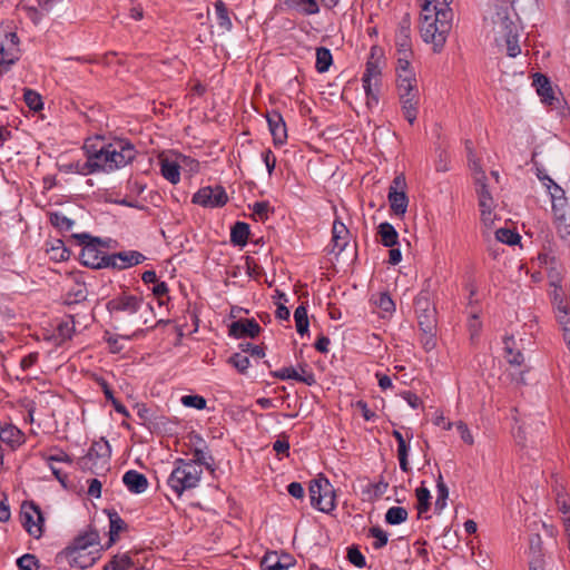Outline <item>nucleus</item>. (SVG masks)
<instances>
[{
  "mask_svg": "<svg viewBox=\"0 0 570 570\" xmlns=\"http://www.w3.org/2000/svg\"><path fill=\"white\" fill-rule=\"evenodd\" d=\"M379 86L375 87L374 81L367 80L363 82V88L366 95V106L372 109L379 105Z\"/></svg>",
  "mask_w": 570,
  "mask_h": 570,
  "instance_id": "09e8293b",
  "label": "nucleus"
},
{
  "mask_svg": "<svg viewBox=\"0 0 570 570\" xmlns=\"http://www.w3.org/2000/svg\"><path fill=\"white\" fill-rule=\"evenodd\" d=\"M253 214L258 220H266L268 218V214L274 212L268 202H256L252 206Z\"/></svg>",
  "mask_w": 570,
  "mask_h": 570,
  "instance_id": "bf43d9fd",
  "label": "nucleus"
},
{
  "mask_svg": "<svg viewBox=\"0 0 570 570\" xmlns=\"http://www.w3.org/2000/svg\"><path fill=\"white\" fill-rule=\"evenodd\" d=\"M409 513L405 508L392 507L385 513V522L391 525H397L407 520Z\"/></svg>",
  "mask_w": 570,
  "mask_h": 570,
  "instance_id": "79ce46f5",
  "label": "nucleus"
},
{
  "mask_svg": "<svg viewBox=\"0 0 570 570\" xmlns=\"http://www.w3.org/2000/svg\"><path fill=\"white\" fill-rule=\"evenodd\" d=\"M20 517L26 531L33 538L39 539L43 533L45 522L40 508L35 502H23Z\"/></svg>",
  "mask_w": 570,
  "mask_h": 570,
  "instance_id": "1a4fd4ad",
  "label": "nucleus"
},
{
  "mask_svg": "<svg viewBox=\"0 0 570 570\" xmlns=\"http://www.w3.org/2000/svg\"><path fill=\"white\" fill-rule=\"evenodd\" d=\"M315 487H309L311 503L322 512H331L335 509V494L327 480H324V490L322 494L315 495Z\"/></svg>",
  "mask_w": 570,
  "mask_h": 570,
  "instance_id": "2eb2a0df",
  "label": "nucleus"
},
{
  "mask_svg": "<svg viewBox=\"0 0 570 570\" xmlns=\"http://www.w3.org/2000/svg\"><path fill=\"white\" fill-rule=\"evenodd\" d=\"M405 186V177L403 175H399L393 179L389 188L387 199L390 207L397 216H403L407 209L409 198L404 190Z\"/></svg>",
  "mask_w": 570,
  "mask_h": 570,
  "instance_id": "9d476101",
  "label": "nucleus"
},
{
  "mask_svg": "<svg viewBox=\"0 0 570 570\" xmlns=\"http://www.w3.org/2000/svg\"><path fill=\"white\" fill-rule=\"evenodd\" d=\"M135 407L137 410V415L140 420V424L147 426L149 421L151 420L154 410L148 407L145 403H137Z\"/></svg>",
  "mask_w": 570,
  "mask_h": 570,
  "instance_id": "0e129e2a",
  "label": "nucleus"
},
{
  "mask_svg": "<svg viewBox=\"0 0 570 570\" xmlns=\"http://www.w3.org/2000/svg\"><path fill=\"white\" fill-rule=\"evenodd\" d=\"M397 94L403 117L413 125L417 118L420 101L416 83L397 85Z\"/></svg>",
  "mask_w": 570,
  "mask_h": 570,
  "instance_id": "423d86ee",
  "label": "nucleus"
},
{
  "mask_svg": "<svg viewBox=\"0 0 570 570\" xmlns=\"http://www.w3.org/2000/svg\"><path fill=\"white\" fill-rule=\"evenodd\" d=\"M269 131L275 146H282L287 139L286 124L282 114L277 110L268 111L266 115Z\"/></svg>",
  "mask_w": 570,
  "mask_h": 570,
  "instance_id": "dca6fc26",
  "label": "nucleus"
},
{
  "mask_svg": "<svg viewBox=\"0 0 570 570\" xmlns=\"http://www.w3.org/2000/svg\"><path fill=\"white\" fill-rule=\"evenodd\" d=\"M106 259H108V262L106 263L108 265V268L121 271L141 264L146 259V257L140 252L128 250L109 254V256L106 257Z\"/></svg>",
  "mask_w": 570,
  "mask_h": 570,
  "instance_id": "ddd939ff",
  "label": "nucleus"
},
{
  "mask_svg": "<svg viewBox=\"0 0 570 570\" xmlns=\"http://www.w3.org/2000/svg\"><path fill=\"white\" fill-rule=\"evenodd\" d=\"M436 492L438 497L435 500V510L442 511L446 505V500L449 497V489L446 484L443 481V476L441 473H439L436 479Z\"/></svg>",
  "mask_w": 570,
  "mask_h": 570,
  "instance_id": "49530a36",
  "label": "nucleus"
},
{
  "mask_svg": "<svg viewBox=\"0 0 570 570\" xmlns=\"http://www.w3.org/2000/svg\"><path fill=\"white\" fill-rule=\"evenodd\" d=\"M63 554L68 558L71 567H77L82 570L92 567L97 560V556L92 552L77 551L75 553Z\"/></svg>",
  "mask_w": 570,
  "mask_h": 570,
  "instance_id": "c756f323",
  "label": "nucleus"
},
{
  "mask_svg": "<svg viewBox=\"0 0 570 570\" xmlns=\"http://www.w3.org/2000/svg\"><path fill=\"white\" fill-rule=\"evenodd\" d=\"M135 566L128 553L115 554L102 570H130Z\"/></svg>",
  "mask_w": 570,
  "mask_h": 570,
  "instance_id": "f704fd0d",
  "label": "nucleus"
},
{
  "mask_svg": "<svg viewBox=\"0 0 570 570\" xmlns=\"http://www.w3.org/2000/svg\"><path fill=\"white\" fill-rule=\"evenodd\" d=\"M227 363L235 367L240 374H246L250 365L249 358L242 353H234L230 355Z\"/></svg>",
  "mask_w": 570,
  "mask_h": 570,
  "instance_id": "8fccbe9b",
  "label": "nucleus"
},
{
  "mask_svg": "<svg viewBox=\"0 0 570 570\" xmlns=\"http://www.w3.org/2000/svg\"><path fill=\"white\" fill-rule=\"evenodd\" d=\"M533 85L537 87L538 95L541 97L542 102L551 108H558L560 106L561 100L556 96L548 77L542 73H537Z\"/></svg>",
  "mask_w": 570,
  "mask_h": 570,
  "instance_id": "a211bd4d",
  "label": "nucleus"
},
{
  "mask_svg": "<svg viewBox=\"0 0 570 570\" xmlns=\"http://www.w3.org/2000/svg\"><path fill=\"white\" fill-rule=\"evenodd\" d=\"M417 316V324L420 330H428V332L432 330H436L438 326V320H436V309L435 311H428L425 313H419Z\"/></svg>",
  "mask_w": 570,
  "mask_h": 570,
  "instance_id": "a18cd8bd",
  "label": "nucleus"
},
{
  "mask_svg": "<svg viewBox=\"0 0 570 570\" xmlns=\"http://www.w3.org/2000/svg\"><path fill=\"white\" fill-rule=\"evenodd\" d=\"M249 236V225L244 222H236L230 230V242L237 246H245Z\"/></svg>",
  "mask_w": 570,
  "mask_h": 570,
  "instance_id": "473e14b6",
  "label": "nucleus"
},
{
  "mask_svg": "<svg viewBox=\"0 0 570 570\" xmlns=\"http://www.w3.org/2000/svg\"><path fill=\"white\" fill-rule=\"evenodd\" d=\"M122 482L126 488L135 494H140L145 492L148 488V480L145 474L136 471L129 470L122 476Z\"/></svg>",
  "mask_w": 570,
  "mask_h": 570,
  "instance_id": "a878e982",
  "label": "nucleus"
},
{
  "mask_svg": "<svg viewBox=\"0 0 570 570\" xmlns=\"http://www.w3.org/2000/svg\"><path fill=\"white\" fill-rule=\"evenodd\" d=\"M421 37L433 45L434 52H441L452 30L453 0H421Z\"/></svg>",
  "mask_w": 570,
  "mask_h": 570,
  "instance_id": "f257e3e1",
  "label": "nucleus"
},
{
  "mask_svg": "<svg viewBox=\"0 0 570 570\" xmlns=\"http://www.w3.org/2000/svg\"><path fill=\"white\" fill-rule=\"evenodd\" d=\"M294 320L296 331L299 335L308 333L309 322L307 316V308L304 305H299L296 307L294 312Z\"/></svg>",
  "mask_w": 570,
  "mask_h": 570,
  "instance_id": "a19ab883",
  "label": "nucleus"
},
{
  "mask_svg": "<svg viewBox=\"0 0 570 570\" xmlns=\"http://www.w3.org/2000/svg\"><path fill=\"white\" fill-rule=\"evenodd\" d=\"M180 401H181L183 405H185L187 407H194L197 410L205 409L206 403H207L205 397H203L202 395H197V394L184 395Z\"/></svg>",
  "mask_w": 570,
  "mask_h": 570,
  "instance_id": "052dcab7",
  "label": "nucleus"
},
{
  "mask_svg": "<svg viewBox=\"0 0 570 570\" xmlns=\"http://www.w3.org/2000/svg\"><path fill=\"white\" fill-rule=\"evenodd\" d=\"M507 43V52L509 57H517L521 52V48L519 46L518 36L509 33L505 39Z\"/></svg>",
  "mask_w": 570,
  "mask_h": 570,
  "instance_id": "69168bd1",
  "label": "nucleus"
},
{
  "mask_svg": "<svg viewBox=\"0 0 570 570\" xmlns=\"http://www.w3.org/2000/svg\"><path fill=\"white\" fill-rule=\"evenodd\" d=\"M215 12H216L218 26L222 29L229 31L233 27V23H232L230 17H229L227 6L225 4L224 1L217 0L215 2Z\"/></svg>",
  "mask_w": 570,
  "mask_h": 570,
  "instance_id": "e433bc0d",
  "label": "nucleus"
},
{
  "mask_svg": "<svg viewBox=\"0 0 570 570\" xmlns=\"http://www.w3.org/2000/svg\"><path fill=\"white\" fill-rule=\"evenodd\" d=\"M99 544V533L96 530H89L77 535L72 544L67 547L62 553H75L77 551H86L89 547Z\"/></svg>",
  "mask_w": 570,
  "mask_h": 570,
  "instance_id": "5701e85b",
  "label": "nucleus"
},
{
  "mask_svg": "<svg viewBox=\"0 0 570 570\" xmlns=\"http://www.w3.org/2000/svg\"><path fill=\"white\" fill-rule=\"evenodd\" d=\"M347 560L357 568L366 567V559L363 553L360 551L357 546H351L347 548Z\"/></svg>",
  "mask_w": 570,
  "mask_h": 570,
  "instance_id": "4d7b16f0",
  "label": "nucleus"
},
{
  "mask_svg": "<svg viewBox=\"0 0 570 570\" xmlns=\"http://www.w3.org/2000/svg\"><path fill=\"white\" fill-rule=\"evenodd\" d=\"M381 244L385 247H394L399 244V233L394 226L387 222L381 223L377 227Z\"/></svg>",
  "mask_w": 570,
  "mask_h": 570,
  "instance_id": "7c9ffc66",
  "label": "nucleus"
},
{
  "mask_svg": "<svg viewBox=\"0 0 570 570\" xmlns=\"http://www.w3.org/2000/svg\"><path fill=\"white\" fill-rule=\"evenodd\" d=\"M19 37L14 31H4V37L0 40V66H12L19 60Z\"/></svg>",
  "mask_w": 570,
  "mask_h": 570,
  "instance_id": "9b49d317",
  "label": "nucleus"
},
{
  "mask_svg": "<svg viewBox=\"0 0 570 570\" xmlns=\"http://www.w3.org/2000/svg\"><path fill=\"white\" fill-rule=\"evenodd\" d=\"M17 567L19 570H39V559L31 553H24L17 559Z\"/></svg>",
  "mask_w": 570,
  "mask_h": 570,
  "instance_id": "864d4df0",
  "label": "nucleus"
},
{
  "mask_svg": "<svg viewBox=\"0 0 570 570\" xmlns=\"http://www.w3.org/2000/svg\"><path fill=\"white\" fill-rule=\"evenodd\" d=\"M414 306H415V313L419 314V313H425L428 311H435V306L434 304L430 301L429 296H428V293H424V292H421L415 301H414Z\"/></svg>",
  "mask_w": 570,
  "mask_h": 570,
  "instance_id": "13d9d810",
  "label": "nucleus"
},
{
  "mask_svg": "<svg viewBox=\"0 0 570 570\" xmlns=\"http://www.w3.org/2000/svg\"><path fill=\"white\" fill-rule=\"evenodd\" d=\"M288 7L297 9L305 16H313L320 12V7L316 0H285Z\"/></svg>",
  "mask_w": 570,
  "mask_h": 570,
  "instance_id": "72a5a7b5",
  "label": "nucleus"
},
{
  "mask_svg": "<svg viewBox=\"0 0 570 570\" xmlns=\"http://www.w3.org/2000/svg\"><path fill=\"white\" fill-rule=\"evenodd\" d=\"M332 235V252H336V254H340L348 245L351 233L341 220L335 219L333 223Z\"/></svg>",
  "mask_w": 570,
  "mask_h": 570,
  "instance_id": "393cba45",
  "label": "nucleus"
},
{
  "mask_svg": "<svg viewBox=\"0 0 570 570\" xmlns=\"http://www.w3.org/2000/svg\"><path fill=\"white\" fill-rule=\"evenodd\" d=\"M26 443V434L16 425L0 421V472L3 468L4 448L11 452Z\"/></svg>",
  "mask_w": 570,
  "mask_h": 570,
  "instance_id": "0eeeda50",
  "label": "nucleus"
},
{
  "mask_svg": "<svg viewBox=\"0 0 570 570\" xmlns=\"http://www.w3.org/2000/svg\"><path fill=\"white\" fill-rule=\"evenodd\" d=\"M23 100L26 105L29 107V109L32 111H39L43 108L41 96L32 89H24Z\"/></svg>",
  "mask_w": 570,
  "mask_h": 570,
  "instance_id": "de8ad7c7",
  "label": "nucleus"
},
{
  "mask_svg": "<svg viewBox=\"0 0 570 570\" xmlns=\"http://www.w3.org/2000/svg\"><path fill=\"white\" fill-rule=\"evenodd\" d=\"M71 237L82 246L80 252V262L82 265L92 269L108 268L105 264L108 262L106 257L109 256L101 248H107L108 243L99 237H94L88 233L72 234Z\"/></svg>",
  "mask_w": 570,
  "mask_h": 570,
  "instance_id": "7ed1b4c3",
  "label": "nucleus"
},
{
  "mask_svg": "<svg viewBox=\"0 0 570 570\" xmlns=\"http://www.w3.org/2000/svg\"><path fill=\"white\" fill-rule=\"evenodd\" d=\"M395 46L397 51H412L411 18L405 13L399 22L395 32Z\"/></svg>",
  "mask_w": 570,
  "mask_h": 570,
  "instance_id": "aec40b11",
  "label": "nucleus"
},
{
  "mask_svg": "<svg viewBox=\"0 0 570 570\" xmlns=\"http://www.w3.org/2000/svg\"><path fill=\"white\" fill-rule=\"evenodd\" d=\"M413 56V51H397V65H396V75H397V85H412L416 83L415 73L411 69V58Z\"/></svg>",
  "mask_w": 570,
  "mask_h": 570,
  "instance_id": "f3484780",
  "label": "nucleus"
},
{
  "mask_svg": "<svg viewBox=\"0 0 570 570\" xmlns=\"http://www.w3.org/2000/svg\"><path fill=\"white\" fill-rule=\"evenodd\" d=\"M392 435L397 442V458H399V462H400V468L403 472H409L410 471V465H409V461H407L409 445L406 443V440H405L404 435L399 430H393Z\"/></svg>",
  "mask_w": 570,
  "mask_h": 570,
  "instance_id": "2f4dec72",
  "label": "nucleus"
},
{
  "mask_svg": "<svg viewBox=\"0 0 570 570\" xmlns=\"http://www.w3.org/2000/svg\"><path fill=\"white\" fill-rule=\"evenodd\" d=\"M544 186L548 188L551 199H552V210L556 218H566L567 212V198L564 196V190L553 181V179H548V183H544Z\"/></svg>",
  "mask_w": 570,
  "mask_h": 570,
  "instance_id": "6ab92c4d",
  "label": "nucleus"
},
{
  "mask_svg": "<svg viewBox=\"0 0 570 570\" xmlns=\"http://www.w3.org/2000/svg\"><path fill=\"white\" fill-rule=\"evenodd\" d=\"M92 147V158L99 166V170L112 171L131 163L136 157V149L131 142L118 139L104 144L99 148Z\"/></svg>",
  "mask_w": 570,
  "mask_h": 570,
  "instance_id": "f03ea898",
  "label": "nucleus"
},
{
  "mask_svg": "<svg viewBox=\"0 0 570 570\" xmlns=\"http://www.w3.org/2000/svg\"><path fill=\"white\" fill-rule=\"evenodd\" d=\"M503 343L504 358L507 362L512 366H523L525 358L523 353L517 347L514 337L512 335L505 336Z\"/></svg>",
  "mask_w": 570,
  "mask_h": 570,
  "instance_id": "cd10ccee",
  "label": "nucleus"
},
{
  "mask_svg": "<svg viewBox=\"0 0 570 570\" xmlns=\"http://www.w3.org/2000/svg\"><path fill=\"white\" fill-rule=\"evenodd\" d=\"M228 196L220 185L206 186L198 189L191 198V203L205 208H218L227 204Z\"/></svg>",
  "mask_w": 570,
  "mask_h": 570,
  "instance_id": "6e6552de",
  "label": "nucleus"
},
{
  "mask_svg": "<svg viewBox=\"0 0 570 570\" xmlns=\"http://www.w3.org/2000/svg\"><path fill=\"white\" fill-rule=\"evenodd\" d=\"M87 298V287L85 283H76L67 293V304H78Z\"/></svg>",
  "mask_w": 570,
  "mask_h": 570,
  "instance_id": "37998d69",
  "label": "nucleus"
},
{
  "mask_svg": "<svg viewBox=\"0 0 570 570\" xmlns=\"http://www.w3.org/2000/svg\"><path fill=\"white\" fill-rule=\"evenodd\" d=\"M144 303L142 297L121 293L107 303V309L114 312H127L129 314L137 313Z\"/></svg>",
  "mask_w": 570,
  "mask_h": 570,
  "instance_id": "f8f14e48",
  "label": "nucleus"
},
{
  "mask_svg": "<svg viewBox=\"0 0 570 570\" xmlns=\"http://www.w3.org/2000/svg\"><path fill=\"white\" fill-rule=\"evenodd\" d=\"M367 537L374 538L373 548L380 550L387 544L389 534L380 527H372L368 529Z\"/></svg>",
  "mask_w": 570,
  "mask_h": 570,
  "instance_id": "603ef678",
  "label": "nucleus"
},
{
  "mask_svg": "<svg viewBox=\"0 0 570 570\" xmlns=\"http://www.w3.org/2000/svg\"><path fill=\"white\" fill-rule=\"evenodd\" d=\"M293 564L294 560L289 554L279 556L276 551L266 552L261 561L263 570H287Z\"/></svg>",
  "mask_w": 570,
  "mask_h": 570,
  "instance_id": "4be33fe9",
  "label": "nucleus"
},
{
  "mask_svg": "<svg viewBox=\"0 0 570 570\" xmlns=\"http://www.w3.org/2000/svg\"><path fill=\"white\" fill-rule=\"evenodd\" d=\"M333 62L332 52L325 47H318L316 49V63L315 68L318 72H326Z\"/></svg>",
  "mask_w": 570,
  "mask_h": 570,
  "instance_id": "4c0bfd02",
  "label": "nucleus"
},
{
  "mask_svg": "<svg viewBox=\"0 0 570 570\" xmlns=\"http://www.w3.org/2000/svg\"><path fill=\"white\" fill-rule=\"evenodd\" d=\"M485 176L484 173H480V177L475 178V185H476V194L479 196V206L481 208L482 216L485 214H491L493 199L492 196L488 189V186L485 185Z\"/></svg>",
  "mask_w": 570,
  "mask_h": 570,
  "instance_id": "bb28decb",
  "label": "nucleus"
},
{
  "mask_svg": "<svg viewBox=\"0 0 570 570\" xmlns=\"http://www.w3.org/2000/svg\"><path fill=\"white\" fill-rule=\"evenodd\" d=\"M161 175L164 178H166L169 183L176 185L180 180V166L175 163L170 161L168 159L161 160V168H160Z\"/></svg>",
  "mask_w": 570,
  "mask_h": 570,
  "instance_id": "c9c22d12",
  "label": "nucleus"
},
{
  "mask_svg": "<svg viewBox=\"0 0 570 570\" xmlns=\"http://www.w3.org/2000/svg\"><path fill=\"white\" fill-rule=\"evenodd\" d=\"M375 304L385 313L392 314L395 311V304L389 293H381Z\"/></svg>",
  "mask_w": 570,
  "mask_h": 570,
  "instance_id": "e2e57ef3",
  "label": "nucleus"
},
{
  "mask_svg": "<svg viewBox=\"0 0 570 570\" xmlns=\"http://www.w3.org/2000/svg\"><path fill=\"white\" fill-rule=\"evenodd\" d=\"M302 372L303 374H299L293 366H288L277 371H272L271 375L279 380H295L308 386L315 384V376L311 371L306 372L304 368H302Z\"/></svg>",
  "mask_w": 570,
  "mask_h": 570,
  "instance_id": "b1692460",
  "label": "nucleus"
},
{
  "mask_svg": "<svg viewBox=\"0 0 570 570\" xmlns=\"http://www.w3.org/2000/svg\"><path fill=\"white\" fill-rule=\"evenodd\" d=\"M168 419L154 411L151 420L146 426L150 432L160 433L167 430Z\"/></svg>",
  "mask_w": 570,
  "mask_h": 570,
  "instance_id": "6e6d98bb",
  "label": "nucleus"
},
{
  "mask_svg": "<svg viewBox=\"0 0 570 570\" xmlns=\"http://www.w3.org/2000/svg\"><path fill=\"white\" fill-rule=\"evenodd\" d=\"M202 473L203 471L197 469L193 462H187L185 459H176L175 469L170 473L167 483L179 498L186 490L198 485Z\"/></svg>",
  "mask_w": 570,
  "mask_h": 570,
  "instance_id": "20e7f679",
  "label": "nucleus"
},
{
  "mask_svg": "<svg viewBox=\"0 0 570 570\" xmlns=\"http://www.w3.org/2000/svg\"><path fill=\"white\" fill-rule=\"evenodd\" d=\"M421 331V344L426 352L432 351L436 346V330L428 332V330Z\"/></svg>",
  "mask_w": 570,
  "mask_h": 570,
  "instance_id": "680f3d73",
  "label": "nucleus"
},
{
  "mask_svg": "<svg viewBox=\"0 0 570 570\" xmlns=\"http://www.w3.org/2000/svg\"><path fill=\"white\" fill-rule=\"evenodd\" d=\"M556 318L562 327L570 325L569 306L563 299H560L556 306Z\"/></svg>",
  "mask_w": 570,
  "mask_h": 570,
  "instance_id": "5fc2aeb1",
  "label": "nucleus"
},
{
  "mask_svg": "<svg viewBox=\"0 0 570 570\" xmlns=\"http://www.w3.org/2000/svg\"><path fill=\"white\" fill-rule=\"evenodd\" d=\"M239 347L243 353H248L254 357L262 358L265 356V350L261 345H254L252 343H242Z\"/></svg>",
  "mask_w": 570,
  "mask_h": 570,
  "instance_id": "774afa93",
  "label": "nucleus"
},
{
  "mask_svg": "<svg viewBox=\"0 0 570 570\" xmlns=\"http://www.w3.org/2000/svg\"><path fill=\"white\" fill-rule=\"evenodd\" d=\"M261 331L262 327L255 318H239L233 322L228 327L229 336L235 338H255L259 335Z\"/></svg>",
  "mask_w": 570,
  "mask_h": 570,
  "instance_id": "4468645a",
  "label": "nucleus"
},
{
  "mask_svg": "<svg viewBox=\"0 0 570 570\" xmlns=\"http://www.w3.org/2000/svg\"><path fill=\"white\" fill-rule=\"evenodd\" d=\"M83 150L87 155L86 161H72L68 165H65L63 168L66 171H72L80 175H89L96 171H99V166L97 165L96 160L92 158V147L88 145L87 142L83 146Z\"/></svg>",
  "mask_w": 570,
  "mask_h": 570,
  "instance_id": "412c9836",
  "label": "nucleus"
},
{
  "mask_svg": "<svg viewBox=\"0 0 570 570\" xmlns=\"http://www.w3.org/2000/svg\"><path fill=\"white\" fill-rule=\"evenodd\" d=\"M109 518V540L106 548H110L119 538V533L126 531L128 525L116 510L107 511Z\"/></svg>",
  "mask_w": 570,
  "mask_h": 570,
  "instance_id": "c85d7f7f",
  "label": "nucleus"
},
{
  "mask_svg": "<svg viewBox=\"0 0 570 570\" xmlns=\"http://www.w3.org/2000/svg\"><path fill=\"white\" fill-rule=\"evenodd\" d=\"M495 238L499 242L508 245H517L521 240V236L517 232L509 228H499L495 232Z\"/></svg>",
  "mask_w": 570,
  "mask_h": 570,
  "instance_id": "3c124183",
  "label": "nucleus"
},
{
  "mask_svg": "<svg viewBox=\"0 0 570 570\" xmlns=\"http://www.w3.org/2000/svg\"><path fill=\"white\" fill-rule=\"evenodd\" d=\"M110 455L111 449L108 441H95L87 454L79 459V465L82 470L99 475L109 470Z\"/></svg>",
  "mask_w": 570,
  "mask_h": 570,
  "instance_id": "39448f33",
  "label": "nucleus"
},
{
  "mask_svg": "<svg viewBox=\"0 0 570 570\" xmlns=\"http://www.w3.org/2000/svg\"><path fill=\"white\" fill-rule=\"evenodd\" d=\"M556 219L558 222V224H557L558 234L561 236V238L568 239L570 237V214H568V212H566L564 219H561V218H556Z\"/></svg>",
  "mask_w": 570,
  "mask_h": 570,
  "instance_id": "338daca9",
  "label": "nucleus"
},
{
  "mask_svg": "<svg viewBox=\"0 0 570 570\" xmlns=\"http://www.w3.org/2000/svg\"><path fill=\"white\" fill-rule=\"evenodd\" d=\"M415 495L417 499L416 509H417L419 515H421V514L428 512L431 507V502H430L431 493H430V490L426 487H424V482H422V485L415 490Z\"/></svg>",
  "mask_w": 570,
  "mask_h": 570,
  "instance_id": "ea45409f",
  "label": "nucleus"
},
{
  "mask_svg": "<svg viewBox=\"0 0 570 570\" xmlns=\"http://www.w3.org/2000/svg\"><path fill=\"white\" fill-rule=\"evenodd\" d=\"M367 80L374 81L375 87L381 81V68L379 62L372 59L366 62L365 71L362 76V82H367Z\"/></svg>",
  "mask_w": 570,
  "mask_h": 570,
  "instance_id": "c03bdc74",
  "label": "nucleus"
},
{
  "mask_svg": "<svg viewBox=\"0 0 570 570\" xmlns=\"http://www.w3.org/2000/svg\"><path fill=\"white\" fill-rule=\"evenodd\" d=\"M50 224L59 232H69L72 229L75 222L59 212H52L49 214Z\"/></svg>",
  "mask_w": 570,
  "mask_h": 570,
  "instance_id": "58836bf2",
  "label": "nucleus"
}]
</instances>
